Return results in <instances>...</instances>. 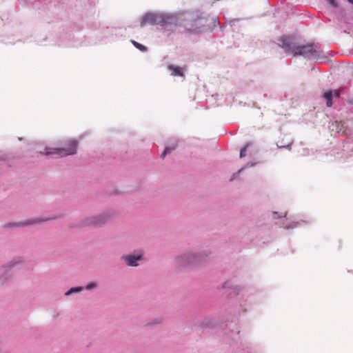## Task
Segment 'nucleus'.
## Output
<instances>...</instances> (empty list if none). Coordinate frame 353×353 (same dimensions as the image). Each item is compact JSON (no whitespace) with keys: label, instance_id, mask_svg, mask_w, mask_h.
Returning a JSON list of instances; mask_svg holds the SVG:
<instances>
[{"label":"nucleus","instance_id":"nucleus-8","mask_svg":"<svg viewBox=\"0 0 353 353\" xmlns=\"http://www.w3.org/2000/svg\"><path fill=\"white\" fill-rule=\"evenodd\" d=\"M48 220V219H43V220L36 219V220H33V221H27V222H25V223H14V225H16V226L26 225H30V224H34V223H40V222H42V221H46Z\"/></svg>","mask_w":353,"mask_h":353},{"label":"nucleus","instance_id":"nucleus-17","mask_svg":"<svg viewBox=\"0 0 353 353\" xmlns=\"http://www.w3.org/2000/svg\"><path fill=\"white\" fill-rule=\"evenodd\" d=\"M350 3H353V0H347Z\"/></svg>","mask_w":353,"mask_h":353},{"label":"nucleus","instance_id":"nucleus-16","mask_svg":"<svg viewBox=\"0 0 353 353\" xmlns=\"http://www.w3.org/2000/svg\"><path fill=\"white\" fill-rule=\"evenodd\" d=\"M333 95H334L336 97H340V92L339 90H335L334 93L333 94Z\"/></svg>","mask_w":353,"mask_h":353},{"label":"nucleus","instance_id":"nucleus-9","mask_svg":"<svg viewBox=\"0 0 353 353\" xmlns=\"http://www.w3.org/2000/svg\"><path fill=\"white\" fill-rule=\"evenodd\" d=\"M292 144V140H289L287 143H283V141H281V142H279V143L277 144V146L279 148H286L290 150Z\"/></svg>","mask_w":353,"mask_h":353},{"label":"nucleus","instance_id":"nucleus-10","mask_svg":"<svg viewBox=\"0 0 353 353\" xmlns=\"http://www.w3.org/2000/svg\"><path fill=\"white\" fill-rule=\"evenodd\" d=\"M132 44L137 48H138L139 50H140L142 52H145L147 50V48L143 45H141V43L135 41H132Z\"/></svg>","mask_w":353,"mask_h":353},{"label":"nucleus","instance_id":"nucleus-4","mask_svg":"<svg viewBox=\"0 0 353 353\" xmlns=\"http://www.w3.org/2000/svg\"><path fill=\"white\" fill-rule=\"evenodd\" d=\"M196 261H197V256L195 255H185L176 259V262L179 265H186Z\"/></svg>","mask_w":353,"mask_h":353},{"label":"nucleus","instance_id":"nucleus-5","mask_svg":"<svg viewBox=\"0 0 353 353\" xmlns=\"http://www.w3.org/2000/svg\"><path fill=\"white\" fill-rule=\"evenodd\" d=\"M123 258L129 266H137L138 265L137 261L141 260L142 256L141 254L137 256L128 255L125 256Z\"/></svg>","mask_w":353,"mask_h":353},{"label":"nucleus","instance_id":"nucleus-12","mask_svg":"<svg viewBox=\"0 0 353 353\" xmlns=\"http://www.w3.org/2000/svg\"><path fill=\"white\" fill-rule=\"evenodd\" d=\"M81 287H77V288H72L70 290H68L67 292H65V295L68 296L74 292H79L82 290Z\"/></svg>","mask_w":353,"mask_h":353},{"label":"nucleus","instance_id":"nucleus-3","mask_svg":"<svg viewBox=\"0 0 353 353\" xmlns=\"http://www.w3.org/2000/svg\"><path fill=\"white\" fill-rule=\"evenodd\" d=\"M107 219L108 217L105 215L92 216L86 219L83 221V225L84 226H101L106 222Z\"/></svg>","mask_w":353,"mask_h":353},{"label":"nucleus","instance_id":"nucleus-2","mask_svg":"<svg viewBox=\"0 0 353 353\" xmlns=\"http://www.w3.org/2000/svg\"><path fill=\"white\" fill-rule=\"evenodd\" d=\"M77 147L78 141L74 139H69L65 141L63 146L61 148H46L45 154H56L60 157L73 155L77 153Z\"/></svg>","mask_w":353,"mask_h":353},{"label":"nucleus","instance_id":"nucleus-14","mask_svg":"<svg viewBox=\"0 0 353 353\" xmlns=\"http://www.w3.org/2000/svg\"><path fill=\"white\" fill-rule=\"evenodd\" d=\"M332 7L337 8L338 3L336 0H326Z\"/></svg>","mask_w":353,"mask_h":353},{"label":"nucleus","instance_id":"nucleus-11","mask_svg":"<svg viewBox=\"0 0 353 353\" xmlns=\"http://www.w3.org/2000/svg\"><path fill=\"white\" fill-rule=\"evenodd\" d=\"M175 148L176 145H173L172 147H166L164 152L161 154V157L164 158L167 154L170 153L172 150L175 149Z\"/></svg>","mask_w":353,"mask_h":353},{"label":"nucleus","instance_id":"nucleus-1","mask_svg":"<svg viewBox=\"0 0 353 353\" xmlns=\"http://www.w3.org/2000/svg\"><path fill=\"white\" fill-rule=\"evenodd\" d=\"M282 47L286 52L292 53L294 56H303L317 57L321 52L320 47L314 43L296 46L290 38L282 41Z\"/></svg>","mask_w":353,"mask_h":353},{"label":"nucleus","instance_id":"nucleus-7","mask_svg":"<svg viewBox=\"0 0 353 353\" xmlns=\"http://www.w3.org/2000/svg\"><path fill=\"white\" fill-rule=\"evenodd\" d=\"M324 98L326 99L327 103L326 105L327 107H331L332 105V97L333 93L332 90H328L325 92L323 94Z\"/></svg>","mask_w":353,"mask_h":353},{"label":"nucleus","instance_id":"nucleus-15","mask_svg":"<svg viewBox=\"0 0 353 353\" xmlns=\"http://www.w3.org/2000/svg\"><path fill=\"white\" fill-rule=\"evenodd\" d=\"M96 287V283L94 282H90L87 286L86 290H91L92 288H94Z\"/></svg>","mask_w":353,"mask_h":353},{"label":"nucleus","instance_id":"nucleus-6","mask_svg":"<svg viewBox=\"0 0 353 353\" xmlns=\"http://www.w3.org/2000/svg\"><path fill=\"white\" fill-rule=\"evenodd\" d=\"M185 67H178V66H172L169 65L168 70L171 71L172 76H179L184 77L185 75L183 74V71L185 70Z\"/></svg>","mask_w":353,"mask_h":353},{"label":"nucleus","instance_id":"nucleus-13","mask_svg":"<svg viewBox=\"0 0 353 353\" xmlns=\"http://www.w3.org/2000/svg\"><path fill=\"white\" fill-rule=\"evenodd\" d=\"M249 144L247 143L240 151V158H243L246 156V150Z\"/></svg>","mask_w":353,"mask_h":353}]
</instances>
